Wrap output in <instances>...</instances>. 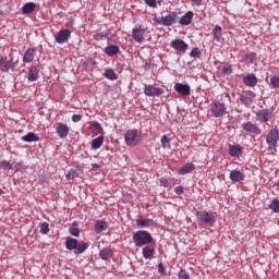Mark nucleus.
I'll list each match as a JSON object with an SVG mask.
<instances>
[{
  "label": "nucleus",
  "mask_w": 279,
  "mask_h": 279,
  "mask_svg": "<svg viewBox=\"0 0 279 279\" xmlns=\"http://www.w3.org/2000/svg\"><path fill=\"white\" fill-rule=\"evenodd\" d=\"M105 230H108V225L106 223V220H97L95 222V232L97 234H101V232H105Z\"/></svg>",
  "instance_id": "obj_24"
},
{
  "label": "nucleus",
  "mask_w": 279,
  "mask_h": 279,
  "mask_svg": "<svg viewBox=\"0 0 279 279\" xmlns=\"http://www.w3.org/2000/svg\"><path fill=\"white\" fill-rule=\"evenodd\" d=\"M72 121L73 123H80V121H82V114H73Z\"/></svg>",
  "instance_id": "obj_50"
},
{
  "label": "nucleus",
  "mask_w": 279,
  "mask_h": 279,
  "mask_svg": "<svg viewBox=\"0 0 279 279\" xmlns=\"http://www.w3.org/2000/svg\"><path fill=\"white\" fill-rule=\"evenodd\" d=\"M35 10H36V3L34 2H27L22 8L23 14H32Z\"/></svg>",
  "instance_id": "obj_28"
},
{
  "label": "nucleus",
  "mask_w": 279,
  "mask_h": 279,
  "mask_svg": "<svg viewBox=\"0 0 279 279\" xmlns=\"http://www.w3.org/2000/svg\"><path fill=\"white\" fill-rule=\"evenodd\" d=\"M192 171H195V165L189 162L179 170V175H186V173H191Z\"/></svg>",
  "instance_id": "obj_27"
},
{
  "label": "nucleus",
  "mask_w": 279,
  "mask_h": 279,
  "mask_svg": "<svg viewBox=\"0 0 279 279\" xmlns=\"http://www.w3.org/2000/svg\"><path fill=\"white\" fill-rule=\"evenodd\" d=\"M144 71H151V63L150 62H145L144 64Z\"/></svg>",
  "instance_id": "obj_52"
},
{
  "label": "nucleus",
  "mask_w": 279,
  "mask_h": 279,
  "mask_svg": "<svg viewBox=\"0 0 279 279\" xmlns=\"http://www.w3.org/2000/svg\"><path fill=\"white\" fill-rule=\"evenodd\" d=\"M34 58H36V49L27 48L22 60L24 64H29V62H34Z\"/></svg>",
  "instance_id": "obj_17"
},
{
  "label": "nucleus",
  "mask_w": 279,
  "mask_h": 279,
  "mask_svg": "<svg viewBox=\"0 0 279 279\" xmlns=\"http://www.w3.org/2000/svg\"><path fill=\"white\" fill-rule=\"evenodd\" d=\"M248 95H254V92H250Z\"/></svg>",
  "instance_id": "obj_56"
},
{
  "label": "nucleus",
  "mask_w": 279,
  "mask_h": 279,
  "mask_svg": "<svg viewBox=\"0 0 279 279\" xmlns=\"http://www.w3.org/2000/svg\"><path fill=\"white\" fill-rule=\"evenodd\" d=\"M243 154V148L239 145H233L229 147V155L232 158H238L239 156H241Z\"/></svg>",
  "instance_id": "obj_23"
},
{
  "label": "nucleus",
  "mask_w": 279,
  "mask_h": 279,
  "mask_svg": "<svg viewBox=\"0 0 279 279\" xmlns=\"http://www.w3.org/2000/svg\"><path fill=\"white\" fill-rule=\"evenodd\" d=\"M0 168L4 169V171H12V169H14V167H12V163H10V161L8 160H1Z\"/></svg>",
  "instance_id": "obj_36"
},
{
  "label": "nucleus",
  "mask_w": 279,
  "mask_h": 279,
  "mask_svg": "<svg viewBox=\"0 0 279 279\" xmlns=\"http://www.w3.org/2000/svg\"><path fill=\"white\" fill-rule=\"evenodd\" d=\"M40 233L41 234H49V225L47 222H41L40 226Z\"/></svg>",
  "instance_id": "obj_41"
},
{
  "label": "nucleus",
  "mask_w": 279,
  "mask_h": 279,
  "mask_svg": "<svg viewBox=\"0 0 279 279\" xmlns=\"http://www.w3.org/2000/svg\"><path fill=\"white\" fill-rule=\"evenodd\" d=\"M133 241L136 247H143V245H149L154 241V238L150 232L140 230L133 234Z\"/></svg>",
  "instance_id": "obj_2"
},
{
  "label": "nucleus",
  "mask_w": 279,
  "mask_h": 279,
  "mask_svg": "<svg viewBox=\"0 0 279 279\" xmlns=\"http://www.w3.org/2000/svg\"><path fill=\"white\" fill-rule=\"evenodd\" d=\"M178 279H191V275L186 271V269H181L178 272Z\"/></svg>",
  "instance_id": "obj_40"
},
{
  "label": "nucleus",
  "mask_w": 279,
  "mask_h": 279,
  "mask_svg": "<svg viewBox=\"0 0 279 279\" xmlns=\"http://www.w3.org/2000/svg\"><path fill=\"white\" fill-rule=\"evenodd\" d=\"M270 86L271 88H279V76L270 77Z\"/></svg>",
  "instance_id": "obj_42"
},
{
  "label": "nucleus",
  "mask_w": 279,
  "mask_h": 279,
  "mask_svg": "<svg viewBox=\"0 0 279 279\" xmlns=\"http://www.w3.org/2000/svg\"><path fill=\"white\" fill-rule=\"evenodd\" d=\"M257 120L260 121V123H267L269 121V110L263 109L256 112Z\"/></svg>",
  "instance_id": "obj_21"
},
{
  "label": "nucleus",
  "mask_w": 279,
  "mask_h": 279,
  "mask_svg": "<svg viewBox=\"0 0 279 279\" xmlns=\"http://www.w3.org/2000/svg\"><path fill=\"white\" fill-rule=\"evenodd\" d=\"M242 130L250 136H258L260 134V128L252 122H245L242 124Z\"/></svg>",
  "instance_id": "obj_10"
},
{
  "label": "nucleus",
  "mask_w": 279,
  "mask_h": 279,
  "mask_svg": "<svg viewBox=\"0 0 279 279\" xmlns=\"http://www.w3.org/2000/svg\"><path fill=\"white\" fill-rule=\"evenodd\" d=\"M161 146L163 149H171V140L167 135H162L161 137Z\"/></svg>",
  "instance_id": "obj_33"
},
{
  "label": "nucleus",
  "mask_w": 279,
  "mask_h": 279,
  "mask_svg": "<svg viewBox=\"0 0 279 279\" xmlns=\"http://www.w3.org/2000/svg\"><path fill=\"white\" fill-rule=\"evenodd\" d=\"M178 23V13L171 12L165 16H161L157 20L158 25H163V27H171Z\"/></svg>",
  "instance_id": "obj_7"
},
{
  "label": "nucleus",
  "mask_w": 279,
  "mask_h": 279,
  "mask_svg": "<svg viewBox=\"0 0 279 279\" xmlns=\"http://www.w3.org/2000/svg\"><path fill=\"white\" fill-rule=\"evenodd\" d=\"M194 5H202V0H192Z\"/></svg>",
  "instance_id": "obj_54"
},
{
  "label": "nucleus",
  "mask_w": 279,
  "mask_h": 279,
  "mask_svg": "<svg viewBox=\"0 0 279 279\" xmlns=\"http://www.w3.org/2000/svg\"><path fill=\"white\" fill-rule=\"evenodd\" d=\"M174 193L177 195H183L184 194V186L179 185V186L174 187Z\"/></svg>",
  "instance_id": "obj_48"
},
{
  "label": "nucleus",
  "mask_w": 279,
  "mask_h": 279,
  "mask_svg": "<svg viewBox=\"0 0 279 279\" xmlns=\"http://www.w3.org/2000/svg\"><path fill=\"white\" fill-rule=\"evenodd\" d=\"M210 112L216 119H221V117H226L228 107H226V104L215 100L211 104Z\"/></svg>",
  "instance_id": "obj_5"
},
{
  "label": "nucleus",
  "mask_w": 279,
  "mask_h": 279,
  "mask_svg": "<svg viewBox=\"0 0 279 279\" xmlns=\"http://www.w3.org/2000/svg\"><path fill=\"white\" fill-rule=\"evenodd\" d=\"M90 130H93V132H97L98 134H100V132L104 131V128H101V124L99 122H93L90 124Z\"/></svg>",
  "instance_id": "obj_39"
},
{
  "label": "nucleus",
  "mask_w": 279,
  "mask_h": 279,
  "mask_svg": "<svg viewBox=\"0 0 279 279\" xmlns=\"http://www.w3.org/2000/svg\"><path fill=\"white\" fill-rule=\"evenodd\" d=\"M74 178H77V171L71 170L66 174V180H74Z\"/></svg>",
  "instance_id": "obj_47"
},
{
  "label": "nucleus",
  "mask_w": 279,
  "mask_h": 279,
  "mask_svg": "<svg viewBox=\"0 0 279 279\" xmlns=\"http://www.w3.org/2000/svg\"><path fill=\"white\" fill-rule=\"evenodd\" d=\"M161 186H165V189H167V186H169V181L167 180L161 181Z\"/></svg>",
  "instance_id": "obj_53"
},
{
  "label": "nucleus",
  "mask_w": 279,
  "mask_h": 279,
  "mask_svg": "<svg viewBox=\"0 0 279 279\" xmlns=\"http://www.w3.org/2000/svg\"><path fill=\"white\" fill-rule=\"evenodd\" d=\"M229 178L231 182H243L245 180V172L243 170H231Z\"/></svg>",
  "instance_id": "obj_16"
},
{
  "label": "nucleus",
  "mask_w": 279,
  "mask_h": 279,
  "mask_svg": "<svg viewBox=\"0 0 279 279\" xmlns=\"http://www.w3.org/2000/svg\"><path fill=\"white\" fill-rule=\"evenodd\" d=\"M221 31H222V28H221V26H219V25H216V26L214 27V29H213V36H214V38H216V40H219V38H221Z\"/></svg>",
  "instance_id": "obj_38"
},
{
  "label": "nucleus",
  "mask_w": 279,
  "mask_h": 279,
  "mask_svg": "<svg viewBox=\"0 0 279 279\" xmlns=\"http://www.w3.org/2000/svg\"><path fill=\"white\" fill-rule=\"evenodd\" d=\"M193 16H195L193 11H187L183 16H181L179 25H191V23H193Z\"/></svg>",
  "instance_id": "obj_19"
},
{
  "label": "nucleus",
  "mask_w": 279,
  "mask_h": 279,
  "mask_svg": "<svg viewBox=\"0 0 279 279\" xmlns=\"http://www.w3.org/2000/svg\"><path fill=\"white\" fill-rule=\"evenodd\" d=\"M165 94V89L160 87H155L154 85H145L144 95L146 97H160V95Z\"/></svg>",
  "instance_id": "obj_9"
},
{
  "label": "nucleus",
  "mask_w": 279,
  "mask_h": 279,
  "mask_svg": "<svg viewBox=\"0 0 279 279\" xmlns=\"http://www.w3.org/2000/svg\"><path fill=\"white\" fill-rule=\"evenodd\" d=\"M191 58H201L202 51H199V48H193L190 52Z\"/></svg>",
  "instance_id": "obj_44"
},
{
  "label": "nucleus",
  "mask_w": 279,
  "mask_h": 279,
  "mask_svg": "<svg viewBox=\"0 0 279 279\" xmlns=\"http://www.w3.org/2000/svg\"><path fill=\"white\" fill-rule=\"evenodd\" d=\"M141 138H143V135L138 130H129L124 135L125 144L129 147H136V145L141 143Z\"/></svg>",
  "instance_id": "obj_4"
},
{
  "label": "nucleus",
  "mask_w": 279,
  "mask_h": 279,
  "mask_svg": "<svg viewBox=\"0 0 279 279\" xmlns=\"http://www.w3.org/2000/svg\"><path fill=\"white\" fill-rule=\"evenodd\" d=\"M278 141H279V130L278 129L270 130L266 135V143L268 145L269 151H272V149H276V147H278Z\"/></svg>",
  "instance_id": "obj_6"
},
{
  "label": "nucleus",
  "mask_w": 279,
  "mask_h": 279,
  "mask_svg": "<svg viewBox=\"0 0 279 279\" xmlns=\"http://www.w3.org/2000/svg\"><path fill=\"white\" fill-rule=\"evenodd\" d=\"M69 232L72 236H80V228H77V222H73L72 227L69 228Z\"/></svg>",
  "instance_id": "obj_34"
},
{
  "label": "nucleus",
  "mask_w": 279,
  "mask_h": 279,
  "mask_svg": "<svg viewBox=\"0 0 279 279\" xmlns=\"http://www.w3.org/2000/svg\"><path fill=\"white\" fill-rule=\"evenodd\" d=\"M174 90L182 97H189V95H191V86H189V84L177 83L174 85Z\"/></svg>",
  "instance_id": "obj_11"
},
{
  "label": "nucleus",
  "mask_w": 279,
  "mask_h": 279,
  "mask_svg": "<svg viewBox=\"0 0 279 279\" xmlns=\"http://www.w3.org/2000/svg\"><path fill=\"white\" fill-rule=\"evenodd\" d=\"M38 77H39L38 68L36 65H31L28 68V75H27L28 82H37Z\"/></svg>",
  "instance_id": "obj_20"
},
{
  "label": "nucleus",
  "mask_w": 279,
  "mask_h": 279,
  "mask_svg": "<svg viewBox=\"0 0 279 279\" xmlns=\"http://www.w3.org/2000/svg\"><path fill=\"white\" fill-rule=\"evenodd\" d=\"M243 83L245 86H250L251 88H254L256 84H258V77H256V74H246L243 77Z\"/></svg>",
  "instance_id": "obj_18"
},
{
  "label": "nucleus",
  "mask_w": 279,
  "mask_h": 279,
  "mask_svg": "<svg viewBox=\"0 0 279 279\" xmlns=\"http://www.w3.org/2000/svg\"><path fill=\"white\" fill-rule=\"evenodd\" d=\"M105 77H107V80H117V73L112 70V69H107L105 71Z\"/></svg>",
  "instance_id": "obj_37"
},
{
  "label": "nucleus",
  "mask_w": 279,
  "mask_h": 279,
  "mask_svg": "<svg viewBox=\"0 0 279 279\" xmlns=\"http://www.w3.org/2000/svg\"><path fill=\"white\" fill-rule=\"evenodd\" d=\"M3 193H4V192H3V190H2V189H0V195H3Z\"/></svg>",
  "instance_id": "obj_55"
},
{
  "label": "nucleus",
  "mask_w": 279,
  "mask_h": 279,
  "mask_svg": "<svg viewBox=\"0 0 279 279\" xmlns=\"http://www.w3.org/2000/svg\"><path fill=\"white\" fill-rule=\"evenodd\" d=\"M270 210H279V199L274 198L269 204Z\"/></svg>",
  "instance_id": "obj_43"
},
{
  "label": "nucleus",
  "mask_w": 279,
  "mask_h": 279,
  "mask_svg": "<svg viewBox=\"0 0 279 279\" xmlns=\"http://www.w3.org/2000/svg\"><path fill=\"white\" fill-rule=\"evenodd\" d=\"M90 247V244L88 242H83L80 244L77 239L75 238H68L65 240V250H69L70 252L74 251L75 256H80V254H84L86 250Z\"/></svg>",
  "instance_id": "obj_1"
},
{
  "label": "nucleus",
  "mask_w": 279,
  "mask_h": 279,
  "mask_svg": "<svg viewBox=\"0 0 279 279\" xmlns=\"http://www.w3.org/2000/svg\"><path fill=\"white\" fill-rule=\"evenodd\" d=\"M119 46L117 45H110L105 48L106 56H109V58H113V56H117L119 53Z\"/></svg>",
  "instance_id": "obj_25"
},
{
  "label": "nucleus",
  "mask_w": 279,
  "mask_h": 279,
  "mask_svg": "<svg viewBox=\"0 0 279 279\" xmlns=\"http://www.w3.org/2000/svg\"><path fill=\"white\" fill-rule=\"evenodd\" d=\"M153 220L148 218H140L136 220V226L138 228H149L151 226Z\"/></svg>",
  "instance_id": "obj_30"
},
{
  "label": "nucleus",
  "mask_w": 279,
  "mask_h": 279,
  "mask_svg": "<svg viewBox=\"0 0 279 279\" xmlns=\"http://www.w3.org/2000/svg\"><path fill=\"white\" fill-rule=\"evenodd\" d=\"M104 145V136H98L92 141V149H99Z\"/></svg>",
  "instance_id": "obj_32"
},
{
  "label": "nucleus",
  "mask_w": 279,
  "mask_h": 279,
  "mask_svg": "<svg viewBox=\"0 0 279 279\" xmlns=\"http://www.w3.org/2000/svg\"><path fill=\"white\" fill-rule=\"evenodd\" d=\"M69 38H71V31L61 29L56 36V43H58V45H63V43H66Z\"/></svg>",
  "instance_id": "obj_14"
},
{
  "label": "nucleus",
  "mask_w": 279,
  "mask_h": 279,
  "mask_svg": "<svg viewBox=\"0 0 279 279\" xmlns=\"http://www.w3.org/2000/svg\"><path fill=\"white\" fill-rule=\"evenodd\" d=\"M112 254H114L112 252V248H108V247H105L99 252V256H100L101 260H108V258H110V256H112Z\"/></svg>",
  "instance_id": "obj_31"
},
{
  "label": "nucleus",
  "mask_w": 279,
  "mask_h": 279,
  "mask_svg": "<svg viewBox=\"0 0 279 279\" xmlns=\"http://www.w3.org/2000/svg\"><path fill=\"white\" fill-rule=\"evenodd\" d=\"M145 32L147 28L141 24H136L132 29V38L135 43H143L145 40Z\"/></svg>",
  "instance_id": "obj_8"
},
{
  "label": "nucleus",
  "mask_w": 279,
  "mask_h": 279,
  "mask_svg": "<svg viewBox=\"0 0 279 279\" xmlns=\"http://www.w3.org/2000/svg\"><path fill=\"white\" fill-rule=\"evenodd\" d=\"M148 8H157L156 0H144Z\"/></svg>",
  "instance_id": "obj_49"
},
{
  "label": "nucleus",
  "mask_w": 279,
  "mask_h": 279,
  "mask_svg": "<svg viewBox=\"0 0 279 279\" xmlns=\"http://www.w3.org/2000/svg\"><path fill=\"white\" fill-rule=\"evenodd\" d=\"M238 101H240V104H242V106H246V108H250V106H252V96L248 94V95H243L241 94L239 96V99Z\"/></svg>",
  "instance_id": "obj_26"
},
{
  "label": "nucleus",
  "mask_w": 279,
  "mask_h": 279,
  "mask_svg": "<svg viewBox=\"0 0 279 279\" xmlns=\"http://www.w3.org/2000/svg\"><path fill=\"white\" fill-rule=\"evenodd\" d=\"M170 47H172V49H175V51L183 52L189 49V45L182 39H173L170 44Z\"/></svg>",
  "instance_id": "obj_13"
},
{
  "label": "nucleus",
  "mask_w": 279,
  "mask_h": 279,
  "mask_svg": "<svg viewBox=\"0 0 279 279\" xmlns=\"http://www.w3.org/2000/svg\"><path fill=\"white\" fill-rule=\"evenodd\" d=\"M222 73L223 75H231L232 73V65L227 64L222 68Z\"/></svg>",
  "instance_id": "obj_46"
},
{
  "label": "nucleus",
  "mask_w": 279,
  "mask_h": 279,
  "mask_svg": "<svg viewBox=\"0 0 279 279\" xmlns=\"http://www.w3.org/2000/svg\"><path fill=\"white\" fill-rule=\"evenodd\" d=\"M14 71V63L12 61H9L7 57H0V71L3 73H8V71Z\"/></svg>",
  "instance_id": "obj_15"
},
{
  "label": "nucleus",
  "mask_w": 279,
  "mask_h": 279,
  "mask_svg": "<svg viewBox=\"0 0 279 279\" xmlns=\"http://www.w3.org/2000/svg\"><path fill=\"white\" fill-rule=\"evenodd\" d=\"M196 217L199 226H213L217 221V216L211 211L198 210Z\"/></svg>",
  "instance_id": "obj_3"
},
{
  "label": "nucleus",
  "mask_w": 279,
  "mask_h": 279,
  "mask_svg": "<svg viewBox=\"0 0 279 279\" xmlns=\"http://www.w3.org/2000/svg\"><path fill=\"white\" fill-rule=\"evenodd\" d=\"M156 254V250L151 246H145L142 251V255L144 258L149 259L151 256Z\"/></svg>",
  "instance_id": "obj_29"
},
{
  "label": "nucleus",
  "mask_w": 279,
  "mask_h": 279,
  "mask_svg": "<svg viewBox=\"0 0 279 279\" xmlns=\"http://www.w3.org/2000/svg\"><path fill=\"white\" fill-rule=\"evenodd\" d=\"M56 132H57L59 138H66L69 136V132H71V129L69 128L68 124L59 122L57 124Z\"/></svg>",
  "instance_id": "obj_12"
},
{
  "label": "nucleus",
  "mask_w": 279,
  "mask_h": 279,
  "mask_svg": "<svg viewBox=\"0 0 279 279\" xmlns=\"http://www.w3.org/2000/svg\"><path fill=\"white\" fill-rule=\"evenodd\" d=\"M158 271H159V274H166V269H165V266L162 265V263H160L159 265H158Z\"/></svg>",
  "instance_id": "obj_51"
},
{
  "label": "nucleus",
  "mask_w": 279,
  "mask_h": 279,
  "mask_svg": "<svg viewBox=\"0 0 279 279\" xmlns=\"http://www.w3.org/2000/svg\"><path fill=\"white\" fill-rule=\"evenodd\" d=\"M108 38V33H98L94 35L95 40H106Z\"/></svg>",
  "instance_id": "obj_45"
},
{
  "label": "nucleus",
  "mask_w": 279,
  "mask_h": 279,
  "mask_svg": "<svg viewBox=\"0 0 279 279\" xmlns=\"http://www.w3.org/2000/svg\"><path fill=\"white\" fill-rule=\"evenodd\" d=\"M256 58H257L256 52H251L243 57V62H251V63L256 62Z\"/></svg>",
  "instance_id": "obj_35"
},
{
  "label": "nucleus",
  "mask_w": 279,
  "mask_h": 279,
  "mask_svg": "<svg viewBox=\"0 0 279 279\" xmlns=\"http://www.w3.org/2000/svg\"><path fill=\"white\" fill-rule=\"evenodd\" d=\"M22 141L24 143H38V141H40V137L34 132H29L26 135L22 136Z\"/></svg>",
  "instance_id": "obj_22"
}]
</instances>
